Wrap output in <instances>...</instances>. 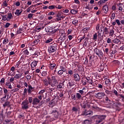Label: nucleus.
Listing matches in <instances>:
<instances>
[{"label": "nucleus", "mask_w": 124, "mask_h": 124, "mask_svg": "<svg viewBox=\"0 0 124 124\" xmlns=\"http://www.w3.org/2000/svg\"><path fill=\"white\" fill-rule=\"evenodd\" d=\"M104 32H105V34H108L109 31H108V28H107V27H105L104 29Z\"/></svg>", "instance_id": "obj_36"}, {"label": "nucleus", "mask_w": 124, "mask_h": 124, "mask_svg": "<svg viewBox=\"0 0 124 124\" xmlns=\"http://www.w3.org/2000/svg\"><path fill=\"white\" fill-rule=\"evenodd\" d=\"M112 63H113V64H115V65H119V64H120V62L118 60H114L112 62Z\"/></svg>", "instance_id": "obj_35"}, {"label": "nucleus", "mask_w": 124, "mask_h": 124, "mask_svg": "<svg viewBox=\"0 0 124 124\" xmlns=\"http://www.w3.org/2000/svg\"><path fill=\"white\" fill-rule=\"evenodd\" d=\"M40 103V100L37 97H35L32 100V105H38Z\"/></svg>", "instance_id": "obj_7"}, {"label": "nucleus", "mask_w": 124, "mask_h": 124, "mask_svg": "<svg viewBox=\"0 0 124 124\" xmlns=\"http://www.w3.org/2000/svg\"><path fill=\"white\" fill-rule=\"evenodd\" d=\"M56 63H50L49 68L53 70L54 68L56 67Z\"/></svg>", "instance_id": "obj_28"}, {"label": "nucleus", "mask_w": 124, "mask_h": 124, "mask_svg": "<svg viewBox=\"0 0 124 124\" xmlns=\"http://www.w3.org/2000/svg\"><path fill=\"white\" fill-rule=\"evenodd\" d=\"M38 62V61H33L31 63V70L33 71L35 69V66L37 65Z\"/></svg>", "instance_id": "obj_6"}, {"label": "nucleus", "mask_w": 124, "mask_h": 124, "mask_svg": "<svg viewBox=\"0 0 124 124\" xmlns=\"http://www.w3.org/2000/svg\"><path fill=\"white\" fill-rule=\"evenodd\" d=\"M51 78L52 80L49 82V85L52 88H55V87H57V85H58V83L59 82H58V80H57V78H56V77L52 76Z\"/></svg>", "instance_id": "obj_1"}, {"label": "nucleus", "mask_w": 124, "mask_h": 124, "mask_svg": "<svg viewBox=\"0 0 124 124\" xmlns=\"http://www.w3.org/2000/svg\"><path fill=\"white\" fill-rule=\"evenodd\" d=\"M22 13V11L20 12L19 10L17 9L15 13L16 15H17V16H19V15H21V14Z\"/></svg>", "instance_id": "obj_32"}, {"label": "nucleus", "mask_w": 124, "mask_h": 124, "mask_svg": "<svg viewBox=\"0 0 124 124\" xmlns=\"http://www.w3.org/2000/svg\"><path fill=\"white\" fill-rule=\"evenodd\" d=\"M51 41H53V39L49 38L45 41V43L47 44L48 43H50Z\"/></svg>", "instance_id": "obj_37"}, {"label": "nucleus", "mask_w": 124, "mask_h": 124, "mask_svg": "<svg viewBox=\"0 0 124 124\" xmlns=\"http://www.w3.org/2000/svg\"><path fill=\"white\" fill-rule=\"evenodd\" d=\"M97 117V120L96 121V124H100V123H101L103 120H105V118H106V115H98Z\"/></svg>", "instance_id": "obj_3"}, {"label": "nucleus", "mask_w": 124, "mask_h": 124, "mask_svg": "<svg viewBox=\"0 0 124 124\" xmlns=\"http://www.w3.org/2000/svg\"><path fill=\"white\" fill-rule=\"evenodd\" d=\"M45 31H46V32H53V28L47 26L45 28Z\"/></svg>", "instance_id": "obj_12"}, {"label": "nucleus", "mask_w": 124, "mask_h": 124, "mask_svg": "<svg viewBox=\"0 0 124 124\" xmlns=\"http://www.w3.org/2000/svg\"><path fill=\"white\" fill-rule=\"evenodd\" d=\"M28 100L29 101V103H32V97H29L28 98Z\"/></svg>", "instance_id": "obj_59"}, {"label": "nucleus", "mask_w": 124, "mask_h": 124, "mask_svg": "<svg viewBox=\"0 0 124 124\" xmlns=\"http://www.w3.org/2000/svg\"><path fill=\"white\" fill-rule=\"evenodd\" d=\"M74 77L76 82H79V81H80V76L78 74H74Z\"/></svg>", "instance_id": "obj_13"}, {"label": "nucleus", "mask_w": 124, "mask_h": 124, "mask_svg": "<svg viewBox=\"0 0 124 124\" xmlns=\"http://www.w3.org/2000/svg\"><path fill=\"white\" fill-rule=\"evenodd\" d=\"M93 112L92 111L85 110L83 111L82 115L83 116H86V117H91V116H93Z\"/></svg>", "instance_id": "obj_5"}, {"label": "nucleus", "mask_w": 124, "mask_h": 124, "mask_svg": "<svg viewBox=\"0 0 124 124\" xmlns=\"http://www.w3.org/2000/svg\"><path fill=\"white\" fill-rule=\"evenodd\" d=\"M27 93H28V89H27V88H25L24 89L23 95H27Z\"/></svg>", "instance_id": "obj_48"}, {"label": "nucleus", "mask_w": 124, "mask_h": 124, "mask_svg": "<svg viewBox=\"0 0 124 124\" xmlns=\"http://www.w3.org/2000/svg\"><path fill=\"white\" fill-rule=\"evenodd\" d=\"M57 95L58 97H62L63 96V92L58 93Z\"/></svg>", "instance_id": "obj_38"}, {"label": "nucleus", "mask_w": 124, "mask_h": 124, "mask_svg": "<svg viewBox=\"0 0 124 124\" xmlns=\"http://www.w3.org/2000/svg\"><path fill=\"white\" fill-rule=\"evenodd\" d=\"M3 90L4 93V96H6V98L7 96V99H8V98H10V96H9V93H8V90L5 88H3Z\"/></svg>", "instance_id": "obj_8"}, {"label": "nucleus", "mask_w": 124, "mask_h": 124, "mask_svg": "<svg viewBox=\"0 0 124 124\" xmlns=\"http://www.w3.org/2000/svg\"><path fill=\"white\" fill-rule=\"evenodd\" d=\"M42 76H47V72L43 71L42 73Z\"/></svg>", "instance_id": "obj_62"}, {"label": "nucleus", "mask_w": 124, "mask_h": 124, "mask_svg": "<svg viewBox=\"0 0 124 124\" xmlns=\"http://www.w3.org/2000/svg\"><path fill=\"white\" fill-rule=\"evenodd\" d=\"M23 75V73L21 74H16L15 77L14 78H16V79H20V78H21L22 77Z\"/></svg>", "instance_id": "obj_23"}, {"label": "nucleus", "mask_w": 124, "mask_h": 124, "mask_svg": "<svg viewBox=\"0 0 124 124\" xmlns=\"http://www.w3.org/2000/svg\"><path fill=\"white\" fill-rule=\"evenodd\" d=\"M56 17H61L62 18H65V16H63V13L62 12H58L57 15Z\"/></svg>", "instance_id": "obj_17"}, {"label": "nucleus", "mask_w": 124, "mask_h": 124, "mask_svg": "<svg viewBox=\"0 0 124 124\" xmlns=\"http://www.w3.org/2000/svg\"><path fill=\"white\" fill-rule=\"evenodd\" d=\"M96 95L98 97H103V96L105 95V93L103 92L98 93H97L96 94Z\"/></svg>", "instance_id": "obj_19"}, {"label": "nucleus", "mask_w": 124, "mask_h": 124, "mask_svg": "<svg viewBox=\"0 0 124 124\" xmlns=\"http://www.w3.org/2000/svg\"><path fill=\"white\" fill-rule=\"evenodd\" d=\"M57 49H58V45L54 44L48 47V51L49 53H54L57 51Z\"/></svg>", "instance_id": "obj_2"}, {"label": "nucleus", "mask_w": 124, "mask_h": 124, "mask_svg": "<svg viewBox=\"0 0 124 124\" xmlns=\"http://www.w3.org/2000/svg\"><path fill=\"white\" fill-rule=\"evenodd\" d=\"M22 51H23L24 55H25V56H29V54H30V52H29V50H28L27 49H22Z\"/></svg>", "instance_id": "obj_24"}, {"label": "nucleus", "mask_w": 124, "mask_h": 124, "mask_svg": "<svg viewBox=\"0 0 124 124\" xmlns=\"http://www.w3.org/2000/svg\"><path fill=\"white\" fill-rule=\"evenodd\" d=\"M38 41H39V40H38V39L34 40L33 41V44H34V45H37V44H38Z\"/></svg>", "instance_id": "obj_57"}, {"label": "nucleus", "mask_w": 124, "mask_h": 124, "mask_svg": "<svg viewBox=\"0 0 124 124\" xmlns=\"http://www.w3.org/2000/svg\"><path fill=\"white\" fill-rule=\"evenodd\" d=\"M10 25H11V24L9 23V22H7L4 25V27L6 28H9Z\"/></svg>", "instance_id": "obj_54"}, {"label": "nucleus", "mask_w": 124, "mask_h": 124, "mask_svg": "<svg viewBox=\"0 0 124 124\" xmlns=\"http://www.w3.org/2000/svg\"><path fill=\"white\" fill-rule=\"evenodd\" d=\"M72 24L74 26H78V19H74L72 21Z\"/></svg>", "instance_id": "obj_26"}, {"label": "nucleus", "mask_w": 124, "mask_h": 124, "mask_svg": "<svg viewBox=\"0 0 124 124\" xmlns=\"http://www.w3.org/2000/svg\"><path fill=\"white\" fill-rule=\"evenodd\" d=\"M84 80L85 81V82H86L87 84V83H90V82L92 81V80H91V78H90L89 77L84 78Z\"/></svg>", "instance_id": "obj_31"}, {"label": "nucleus", "mask_w": 124, "mask_h": 124, "mask_svg": "<svg viewBox=\"0 0 124 124\" xmlns=\"http://www.w3.org/2000/svg\"><path fill=\"white\" fill-rule=\"evenodd\" d=\"M22 108L24 109H29V102L28 100H24L21 104Z\"/></svg>", "instance_id": "obj_4"}, {"label": "nucleus", "mask_w": 124, "mask_h": 124, "mask_svg": "<svg viewBox=\"0 0 124 124\" xmlns=\"http://www.w3.org/2000/svg\"><path fill=\"white\" fill-rule=\"evenodd\" d=\"M1 17L3 21H9L8 18H7V15H3Z\"/></svg>", "instance_id": "obj_30"}, {"label": "nucleus", "mask_w": 124, "mask_h": 124, "mask_svg": "<svg viewBox=\"0 0 124 124\" xmlns=\"http://www.w3.org/2000/svg\"><path fill=\"white\" fill-rule=\"evenodd\" d=\"M33 16V14H30L28 16V18L29 19H31V18H32Z\"/></svg>", "instance_id": "obj_56"}, {"label": "nucleus", "mask_w": 124, "mask_h": 124, "mask_svg": "<svg viewBox=\"0 0 124 124\" xmlns=\"http://www.w3.org/2000/svg\"><path fill=\"white\" fill-rule=\"evenodd\" d=\"M121 4H122L119 3L118 4V6H119V11H123V6H121Z\"/></svg>", "instance_id": "obj_46"}, {"label": "nucleus", "mask_w": 124, "mask_h": 124, "mask_svg": "<svg viewBox=\"0 0 124 124\" xmlns=\"http://www.w3.org/2000/svg\"><path fill=\"white\" fill-rule=\"evenodd\" d=\"M88 41H89V38L86 37L84 39V41L83 42V47H87V46H88Z\"/></svg>", "instance_id": "obj_14"}, {"label": "nucleus", "mask_w": 124, "mask_h": 124, "mask_svg": "<svg viewBox=\"0 0 124 124\" xmlns=\"http://www.w3.org/2000/svg\"><path fill=\"white\" fill-rule=\"evenodd\" d=\"M55 7H56L55 5H51L48 6V9H54L55 8Z\"/></svg>", "instance_id": "obj_60"}, {"label": "nucleus", "mask_w": 124, "mask_h": 124, "mask_svg": "<svg viewBox=\"0 0 124 124\" xmlns=\"http://www.w3.org/2000/svg\"><path fill=\"white\" fill-rule=\"evenodd\" d=\"M26 78L27 80H31V75H27L26 76Z\"/></svg>", "instance_id": "obj_53"}, {"label": "nucleus", "mask_w": 124, "mask_h": 124, "mask_svg": "<svg viewBox=\"0 0 124 124\" xmlns=\"http://www.w3.org/2000/svg\"><path fill=\"white\" fill-rule=\"evenodd\" d=\"M76 95L78 99H81V96L80 93H77Z\"/></svg>", "instance_id": "obj_44"}, {"label": "nucleus", "mask_w": 124, "mask_h": 124, "mask_svg": "<svg viewBox=\"0 0 124 124\" xmlns=\"http://www.w3.org/2000/svg\"><path fill=\"white\" fill-rule=\"evenodd\" d=\"M4 107H6V106H10V102L6 101L3 105Z\"/></svg>", "instance_id": "obj_34"}, {"label": "nucleus", "mask_w": 124, "mask_h": 124, "mask_svg": "<svg viewBox=\"0 0 124 124\" xmlns=\"http://www.w3.org/2000/svg\"><path fill=\"white\" fill-rule=\"evenodd\" d=\"M13 16H12V13H9L8 14V15L7 16V17L8 18V21H10V20H11V19H12L13 18Z\"/></svg>", "instance_id": "obj_25"}, {"label": "nucleus", "mask_w": 124, "mask_h": 124, "mask_svg": "<svg viewBox=\"0 0 124 124\" xmlns=\"http://www.w3.org/2000/svg\"><path fill=\"white\" fill-rule=\"evenodd\" d=\"M71 98L72 99H73V100H76V99L77 98L76 97V95L74 94H72Z\"/></svg>", "instance_id": "obj_47"}, {"label": "nucleus", "mask_w": 124, "mask_h": 124, "mask_svg": "<svg viewBox=\"0 0 124 124\" xmlns=\"http://www.w3.org/2000/svg\"><path fill=\"white\" fill-rule=\"evenodd\" d=\"M64 88V84L63 83H60L56 87L57 90L59 91L62 90Z\"/></svg>", "instance_id": "obj_10"}, {"label": "nucleus", "mask_w": 124, "mask_h": 124, "mask_svg": "<svg viewBox=\"0 0 124 124\" xmlns=\"http://www.w3.org/2000/svg\"><path fill=\"white\" fill-rule=\"evenodd\" d=\"M99 89H103V84H98L97 86Z\"/></svg>", "instance_id": "obj_50"}, {"label": "nucleus", "mask_w": 124, "mask_h": 124, "mask_svg": "<svg viewBox=\"0 0 124 124\" xmlns=\"http://www.w3.org/2000/svg\"><path fill=\"white\" fill-rule=\"evenodd\" d=\"M68 74H69V75H72V74H73V71H72V70H69L68 71Z\"/></svg>", "instance_id": "obj_58"}, {"label": "nucleus", "mask_w": 124, "mask_h": 124, "mask_svg": "<svg viewBox=\"0 0 124 124\" xmlns=\"http://www.w3.org/2000/svg\"><path fill=\"white\" fill-rule=\"evenodd\" d=\"M60 70H62V71H64V72H65L66 71V68H65L62 65H60Z\"/></svg>", "instance_id": "obj_27"}, {"label": "nucleus", "mask_w": 124, "mask_h": 124, "mask_svg": "<svg viewBox=\"0 0 124 124\" xmlns=\"http://www.w3.org/2000/svg\"><path fill=\"white\" fill-rule=\"evenodd\" d=\"M78 13V11H77V10H76L73 9L71 10V13H72V14L75 15V14H77Z\"/></svg>", "instance_id": "obj_41"}, {"label": "nucleus", "mask_w": 124, "mask_h": 124, "mask_svg": "<svg viewBox=\"0 0 124 124\" xmlns=\"http://www.w3.org/2000/svg\"><path fill=\"white\" fill-rule=\"evenodd\" d=\"M8 43V38H5L3 41V44H4L5 45L7 44Z\"/></svg>", "instance_id": "obj_43"}, {"label": "nucleus", "mask_w": 124, "mask_h": 124, "mask_svg": "<svg viewBox=\"0 0 124 124\" xmlns=\"http://www.w3.org/2000/svg\"><path fill=\"white\" fill-rule=\"evenodd\" d=\"M115 22L117 24L118 26H121V21H120V20L119 19H116Z\"/></svg>", "instance_id": "obj_55"}, {"label": "nucleus", "mask_w": 124, "mask_h": 124, "mask_svg": "<svg viewBox=\"0 0 124 124\" xmlns=\"http://www.w3.org/2000/svg\"><path fill=\"white\" fill-rule=\"evenodd\" d=\"M4 82H5V78H2L0 81V85H3L4 84Z\"/></svg>", "instance_id": "obj_42"}, {"label": "nucleus", "mask_w": 124, "mask_h": 124, "mask_svg": "<svg viewBox=\"0 0 124 124\" xmlns=\"http://www.w3.org/2000/svg\"><path fill=\"white\" fill-rule=\"evenodd\" d=\"M93 40H96V39H97V33H95L93 35Z\"/></svg>", "instance_id": "obj_52"}, {"label": "nucleus", "mask_w": 124, "mask_h": 124, "mask_svg": "<svg viewBox=\"0 0 124 124\" xmlns=\"http://www.w3.org/2000/svg\"><path fill=\"white\" fill-rule=\"evenodd\" d=\"M113 43H115V44H118L120 42V40L119 39L115 38L112 40Z\"/></svg>", "instance_id": "obj_33"}, {"label": "nucleus", "mask_w": 124, "mask_h": 124, "mask_svg": "<svg viewBox=\"0 0 124 124\" xmlns=\"http://www.w3.org/2000/svg\"><path fill=\"white\" fill-rule=\"evenodd\" d=\"M32 7H33V5H31L27 9L26 11L27 13H30V12H31V8H32Z\"/></svg>", "instance_id": "obj_39"}, {"label": "nucleus", "mask_w": 124, "mask_h": 124, "mask_svg": "<svg viewBox=\"0 0 124 124\" xmlns=\"http://www.w3.org/2000/svg\"><path fill=\"white\" fill-rule=\"evenodd\" d=\"M32 90H33V88L31 85H28V93H31V92H32Z\"/></svg>", "instance_id": "obj_20"}, {"label": "nucleus", "mask_w": 124, "mask_h": 124, "mask_svg": "<svg viewBox=\"0 0 124 124\" xmlns=\"http://www.w3.org/2000/svg\"><path fill=\"white\" fill-rule=\"evenodd\" d=\"M81 82L83 86H85V85H87V82L84 80V78L83 79L81 80Z\"/></svg>", "instance_id": "obj_51"}, {"label": "nucleus", "mask_w": 124, "mask_h": 124, "mask_svg": "<svg viewBox=\"0 0 124 124\" xmlns=\"http://www.w3.org/2000/svg\"><path fill=\"white\" fill-rule=\"evenodd\" d=\"M104 69V67L103 66V65H101L98 69V71H99V72H101V71H103Z\"/></svg>", "instance_id": "obj_29"}, {"label": "nucleus", "mask_w": 124, "mask_h": 124, "mask_svg": "<svg viewBox=\"0 0 124 124\" xmlns=\"http://www.w3.org/2000/svg\"><path fill=\"white\" fill-rule=\"evenodd\" d=\"M15 5L16 6L18 7V6H20V5H21V3H20V2L19 1H17L15 3Z\"/></svg>", "instance_id": "obj_63"}, {"label": "nucleus", "mask_w": 124, "mask_h": 124, "mask_svg": "<svg viewBox=\"0 0 124 124\" xmlns=\"http://www.w3.org/2000/svg\"><path fill=\"white\" fill-rule=\"evenodd\" d=\"M95 54L98 56V57H100L101 56L103 55V53H102V51L100 49H98L96 48L95 51Z\"/></svg>", "instance_id": "obj_11"}, {"label": "nucleus", "mask_w": 124, "mask_h": 124, "mask_svg": "<svg viewBox=\"0 0 124 124\" xmlns=\"http://www.w3.org/2000/svg\"><path fill=\"white\" fill-rule=\"evenodd\" d=\"M108 34L109 36H111V37H113L114 36V34H115V31L113 29H110L108 31Z\"/></svg>", "instance_id": "obj_15"}, {"label": "nucleus", "mask_w": 124, "mask_h": 124, "mask_svg": "<svg viewBox=\"0 0 124 124\" xmlns=\"http://www.w3.org/2000/svg\"><path fill=\"white\" fill-rule=\"evenodd\" d=\"M105 2L104 0H101L99 2H98V4L99 5H101V4L104 3Z\"/></svg>", "instance_id": "obj_49"}, {"label": "nucleus", "mask_w": 124, "mask_h": 124, "mask_svg": "<svg viewBox=\"0 0 124 124\" xmlns=\"http://www.w3.org/2000/svg\"><path fill=\"white\" fill-rule=\"evenodd\" d=\"M43 83L45 85V86H46V87H47V86H49V85H50L49 82L48 81V80L45 79L43 80Z\"/></svg>", "instance_id": "obj_22"}, {"label": "nucleus", "mask_w": 124, "mask_h": 124, "mask_svg": "<svg viewBox=\"0 0 124 124\" xmlns=\"http://www.w3.org/2000/svg\"><path fill=\"white\" fill-rule=\"evenodd\" d=\"M22 29L21 28H19L17 29V31H16V33L17 34H19V33H22Z\"/></svg>", "instance_id": "obj_40"}, {"label": "nucleus", "mask_w": 124, "mask_h": 124, "mask_svg": "<svg viewBox=\"0 0 124 124\" xmlns=\"http://www.w3.org/2000/svg\"><path fill=\"white\" fill-rule=\"evenodd\" d=\"M103 11L104 12V13L108 12V5H106L103 7Z\"/></svg>", "instance_id": "obj_21"}, {"label": "nucleus", "mask_w": 124, "mask_h": 124, "mask_svg": "<svg viewBox=\"0 0 124 124\" xmlns=\"http://www.w3.org/2000/svg\"><path fill=\"white\" fill-rule=\"evenodd\" d=\"M63 72H65L62 70H60L58 72V75H60V76L62 75V74H63Z\"/></svg>", "instance_id": "obj_45"}, {"label": "nucleus", "mask_w": 124, "mask_h": 124, "mask_svg": "<svg viewBox=\"0 0 124 124\" xmlns=\"http://www.w3.org/2000/svg\"><path fill=\"white\" fill-rule=\"evenodd\" d=\"M8 5V4L6 2V1H4L3 2V6H5V7H6Z\"/></svg>", "instance_id": "obj_64"}, {"label": "nucleus", "mask_w": 124, "mask_h": 124, "mask_svg": "<svg viewBox=\"0 0 124 124\" xmlns=\"http://www.w3.org/2000/svg\"><path fill=\"white\" fill-rule=\"evenodd\" d=\"M51 113L54 115L55 118H58V117H59V112L56 110H53Z\"/></svg>", "instance_id": "obj_16"}, {"label": "nucleus", "mask_w": 124, "mask_h": 124, "mask_svg": "<svg viewBox=\"0 0 124 124\" xmlns=\"http://www.w3.org/2000/svg\"><path fill=\"white\" fill-rule=\"evenodd\" d=\"M111 41L112 40H111V39H110V38H108L107 40V43H108V44H110Z\"/></svg>", "instance_id": "obj_61"}, {"label": "nucleus", "mask_w": 124, "mask_h": 124, "mask_svg": "<svg viewBox=\"0 0 124 124\" xmlns=\"http://www.w3.org/2000/svg\"><path fill=\"white\" fill-rule=\"evenodd\" d=\"M94 86V83L93 82V80H91L89 83H88V88L90 89H93Z\"/></svg>", "instance_id": "obj_18"}, {"label": "nucleus", "mask_w": 124, "mask_h": 124, "mask_svg": "<svg viewBox=\"0 0 124 124\" xmlns=\"http://www.w3.org/2000/svg\"><path fill=\"white\" fill-rule=\"evenodd\" d=\"M65 39H66V36L65 35V34L62 33L60 37L59 38V41L61 40V42H63Z\"/></svg>", "instance_id": "obj_9"}]
</instances>
